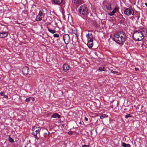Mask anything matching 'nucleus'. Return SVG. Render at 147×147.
Listing matches in <instances>:
<instances>
[{"label": "nucleus", "instance_id": "nucleus-1", "mask_svg": "<svg viewBox=\"0 0 147 147\" xmlns=\"http://www.w3.org/2000/svg\"><path fill=\"white\" fill-rule=\"evenodd\" d=\"M114 41L119 44H123L125 40V33L122 31L117 32L114 36Z\"/></svg>", "mask_w": 147, "mask_h": 147}, {"label": "nucleus", "instance_id": "nucleus-2", "mask_svg": "<svg viewBox=\"0 0 147 147\" xmlns=\"http://www.w3.org/2000/svg\"><path fill=\"white\" fill-rule=\"evenodd\" d=\"M78 10L79 14L81 16H86L88 13V9L87 6L85 4L80 6Z\"/></svg>", "mask_w": 147, "mask_h": 147}, {"label": "nucleus", "instance_id": "nucleus-3", "mask_svg": "<svg viewBox=\"0 0 147 147\" xmlns=\"http://www.w3.org/2000/svg\"><path fill=\"white\" fill-rule=\"evenodd\" d=\"M142 32L140 30L135 32L133 35V39L136 41H139L142 40L143 39V37Z\"/></svg>", "mask_w": 147, "mask_h": 147}, {"label": "nucleus", "instance_id": "nucleus-4", "mask_svg": "<svg viewBox=\"0 0 147 147\" xmlns=\"http://www.w3.org/2000/svg\"><path fill=\"white\" fill-rule=\"evenodd\" d=\"M124 13L126 15L129 16L131 15H134V12L131 6H130L128 8H125L124 9Z\"/></svg>", "mask_w": 147, "mask_h": 147}, {"label": "nucleus", "instance_id": "nucleus-5", "mask_svg": "<svg viewBox=\"0 0 147 147\" xmlns=\"http://www.w3.org/2000/svg\"><path fill=\"white\" fill-rule=\"evenodd\" d=\"M63 37L65 44H67L70 41L69 36L68 34H65L63 35Z\"/></svg>", "mask_w": 147, "mask_h": 147}, {"label": "nucleus", "instance_id": "nucleus-6", "mask_svg": "<svg viewBox=\"0 0 147 147\" xmlns=\"http://www.w3.org/2000/svg\"><path fill=\"white\" fill-rule=\"evenodd\" d=\"M22 71L24 75H26L28 74L29 72L28 68L27 66L24 67L22 69Z\"/></svg>", "mask_w": 147, "mask_h": 147}, {"label": "nucleus", "instance_id": "nucleus-7", "mask_svg": "<svg viewBox=\"0 0 147 147\" xmlns=\"http://www.w3.org/2000/svg\"><path fill=\"white\" fill-rule=\"evenodd\" d=\"M89 40H88L87 45L89 48H91L93 46V39L92 38H89Z\"/></svg>", "mask_w": 147, "mask_h": 147}, {"label": "nucleus", "instance_id": "nucleus-8", "mask_svg": "<svg viewBox=\"0 0 147 147\" xmlns=\"http://www.w3.org/2000/svg\"><path fill=\"white\" fill-rule=\"evenodd\" d=\"M118 11V8L117 7H116L111 12L108 13V14L111 16H113L114 15L115 13L117 12Z\"/></svg>", "mask_w": 147, "mask_h": 147}, {"label": "nucleus", "instance_id": "nucleus-9", "mask_svg": "<svg viewBox=\"0 0 147 147\" xmlns=\"http://www.w3.org/2000/svg\"><path fill=\"white\" fill-rule=\"evenodd\" d=\"M43 15V13L40 11L39 12V14L37 16L36 18V20L37 21L41 20L42 19V16Z\"/></svg>", "mask_w": 147, "mask_h": 147}, {"label": "nucleus", "instance_id": "nucleus-10", "mask_svg": "<svg viewBox=\"0 0 147 147\" xmlns=\"http://www.w3.org/2000/svg\"><path fill=\"white\" fill-rule=\"evenodd\" d=\"M8 35V33L7 32H2L1 33H0V38H2L5 37Z\"/></svg>", "mask_w": 147, "mask_h": 147}, {"label": "nucleus", "instance_id": "nucleus-11", "mask_svg": "<svg viewBox=\"0 0 147 147\" xmlns=\"http://www.w3.org/2000/svg\"><path fill=\"white\" fill-rule=\"evenodd\" d=\"M52 2L55 4L60 5L63 2V0H52Z\"/></svg>", "mask_w": 147, "mask_h": 147}, {"label": "nucleus", "instance_id": "nucleus-12", "mask_svg": "<svg viewBox=\"0 0 147 147\" xmlns=\"http://www.w3.org/2000/svg\"><path fill=\"white\" fill-rule=\"evenodd\" d=\"M140 30L141 32H142L141 33L143 35V37L144 36L147 35V30L146 29H144L143 30Z\"/></svg>", "mask_w": 147, "mask_h": 147}, {"label": "nucleus", "instance_id": "nucleus-13", "mask_svg": "<svg viewBox=\"0 0 147 147\" xmlns=\"http://www.w3.org/2000/svg\"><path fill=\"white\" fill-rule=\"evenodd\" d=\"M63 70L65 71H66L69 69V66L67 64H64L63 66Z\"/></svg>", "mask_w": 147, "mask_h": 147}, {"label": "nucleus", "instance_id": "nucleus-14", "mask_svg": "<svg viewBox=\"0 0 147 147\" xmlns=\"http://www.w3.org/2000/svg\"><path fill=\"white\" fill-rule=\"evenodd\" d=\"M74 3L76 4L77 6L82 3L81 0H74Z\"/></svg>", "mask_w": 147, "mask_h": 147}, {"label": "nucleus", "instance_id": "nucleus-15", "mask_svg": "<svg viewBox=\"0 0 147 147\" xmlns=\"http://www.w3.org/2000/svg\"><path fill=\"white\" fill-rule=\"evenodd\" d=\"M52 118H59L60 117V115L57 113H55L53 114L52 116Z\"/></svg>", "mask_w": 147, "mask_h": 147}, {"label": "nucleus", "instance_id": "nucleus-16", "mask_svg": "<svg viewBox=\"0 0 147 147\" xmlns=\"http://www.w3.org/2000/svg\"><path fill=\"white\" fill-rule=\"evenodd\" d=\"M105 6L107 10H110L111 9V5L110 4H108L107 5H106Z\"/></svg>", "mask_w": 147, "mask_h": 147}, {"label": "nucleus", "instance_id": "nucleus-17", "mask_svg": "<svg viewBox=\"0 0 147 147\" xmlns=\"http://www.w3.org/2000/svg\"><path fill=\"white\" fill-rule=\"evenodd\" d=\"M0 94L1 96H4V97L6 98L7 99L8 98V96L7 95L5 94L4 92H1L0 93Z\"/></svg>", "mask_w": 147, "mask_h": 147}, {"label": "nucleus", "instance_id": "nucleus-18", "mask_svg": "<svg viewBox=\"0 0 147 147\" xmlns=\"http://www.w3.org/2000/svg\"><path fill=\"white\" fill-rule=\"evenodd\" d=\"M122 146L123 147H130V145L129 144H126L125 143L123 142L122 143Z\"/></svg>", "mask_w": 147, "mask_h": 147}, {"label": "nucleus", "instance_id": "nucleus-19", "mask_svg": "<svg viewBox=\"0 0 147 147\" xmlns=\"http://www.w3.org/2000/svg\"><path fill=\"white\" fill-rule=\"evenodd\" d=\"M38 129H41L39 127L35 126L32 128V130L33 132H34L36 130H37Z\"/></svg>", "mask_w": 147, "mask_h": 147}, {"label": "nucleus", "instance_id": "nucleus-20", "mask_svg": "<svg viewBox=\"0 0 147 147\" xmlns=\"http://www.w3.org/2000/svg\"><path fill=\"white\" fill-rule=\"evenodd\" d=\"M73 33H74L76 35L77 37L78 38V32H77V30H73Z\"/></svg>", "mask_w": 147, "mask_h": 147}, {"label": "nucleus", "instance_id": "nucleus-21", "mask_svg": "<svg viewBox=\"0 0 147 147\" xmlns=\"http://www.w3.org/2000/svg\"><path fill=\"white\" fill-rule=\"evenodd\" d=\"M48 30L49 32L51 33H52V34H54L56 32L55 30H51L49 28H48Z\"/></svg>", "mask_w": 147, "mask_h": 147}, {"label": "nucleus", "instance_id": "nucleus-22", "mask_svg": "<svg viewBox=\"0 0 147 147\" xmlns=\"http://www.w3.org/2000/svg\"><path fill=\"white\" fill-rule=\"evenodd\" d=\"M108 116V115L106 114H103L100 116V118L101 119H103L104 118L107 117Z\"/></svg>", "mask_w": 147, "mask_h": 147}, {"label": "nucleus", "instance_id": "nucleus-23", "mask_svg": "<svg viewBox=\"0 0 147 147\" xmlns=\"http://www.w3.org/2000/svg\"><path fill=\"white\" fill-rule=\"evenodd\" d=\"M104 67H100L99 68V70L100 71H102L104 70Z\"/></svg>", "mask_w": 147, "mask_h": 147}, {"label": "nucleus", "instance_id": "nucleus-24", "mask_svg": "<svg viewBox=\"0 0 147 147\" xmlns=\"http://www.w3.org/2000/svg\"><path fill=\"white\" fill-rule=\"evenodd\" d=\"M86 36L87 38H88V40H89V38H92L90 37V34L88 33V34H87L86 35Z\"/></svg>", "mask_w": 147, "mask_h": 147}, {"label": "nucleus", "instance_id": "nucleus-25", "mask_svg": "<svg viewBox=\"0 0 147 147\" xmlns=\"http://www.w3.org/2000/svg\"><path fill=\"white\" fill-rule=\"evenodd\" d=\"M53 36L55 37L58 38L59 36V35L58 34H53Z\"/></svg>", "mask_w": 147, "mask_h": 147}, {"label": "nucleus", "instance_id": "nucleus-26", "mask_svg": "<svg viewBox=\"0 0 147 147\" xmlns=\"http://www.w3.org/2000/svg\"><path fill=\"white\" fill-rule=\"evenodd\" d=\"M9 141L11 142H13V139L10 137L9 138Z\"/></svg>", "mask_w": 147, "mask_h": 147}, {"label": "nucleus", "instance_id": "nucleus-27", "mask_svg": "<svg viewBox=\"0 0 147 147\" xmlns=\"http://www.w3.org/2000/svg\"><path fill=\"white\" fill-rule=\"evenodd\" d=\"M131 117L130 115V114H128L127 115H126L125 116V118H127L129 117Z\"/></svg>", "mask_w": 147, "mask_h": 147}, {"label": "nucleus", "instance_id": "nucleus-28", "mask_svg": "<svg viewBox=\"0 0 147 147\" xmlns=\"http://www.w3.org/2000/svg\"><path fill=\"white\" fill-rule=\"evenodd\" d=\"M30 97L27 98L26 100V101L27 102H29L30 100Z\"/></svg>", "mask_w": 147, "mask_h": 147}, {"label": "nucleus", "instance_id": "nucleus-29", "mask_svg": "<svg viewBox=\"0 0 147 147\" xmlns=\"http://www.w3.org/2000/svg\"><path fill=\"white\" fill-rule=\"evenodd\" d=\"M111 73H112L113 74H117V72L116 71H112V70H111Z\"/></svg>", "mask_w": 147, "mask_h": 147}, {"label": "nucleus", "instance_id": "nucleus-30", "mask_svg": "<svg viewBox=\"0 0 147 147\" xmlns=\"http://www.w3.org/2000/svg\"><path fill=\"white\" fill-rule=\"evenodd\" d=\"M41 129H38L37 130H36L34 132H36V133H39Z\"/></svg>", "mask_w": 147, "mask_h": 147}, {"label": "nucleus", "instance_id": "nucleus-31", "mask_svg": "<svg viewBox=\"0 0 147 147\" xmlns=\"http://www.w3.org/2000/svg\"><path fill=\"white\" fill-rule=\"evenodd\" d=\"M89 147V145H83L82 146V147Z\"/></svg>", "mask_w": 147, "mask_h": 147}, {"label": "nucleus", "instance_id": "nucleus-32", "mask_svg": "<svg viewBox=\"0 0 147 147\" xmlns=\"http://www.w3.org/2000/svg\"><path fill=\"white\" fill-rule=\"evenodd\" d=\"M30 97V100H31L32 101H34L35 99L34 98L31 97Z\"/></svg>", "mask_w": 147, "mask_h": 147}, {"label": "nucleus", "instance_id": "nucleus-33", "mask_svg": "<svg viewBox=\"0 0 147 147\" xmlns=\"http://www.w3.org/2000/svg\"><path fill=\"white\" fill-rule=\"evenodd\" d=\"M33 134L34 135V136H37V133H34V132H33Z\"/></svg>", "mask_w": 147, "mask_h": 147}, {"label": "nucleus", "instance_id": "nucleus-34", "mask_svg": "<svg viewBox=\"0 0 147 147\" xmlns=\"http://www.w3.org/2000/svg\"><path fill=\"white\" fill-rule=\"evenodd\" d=\"M90 34V36H91V37H90L92 39V33H89Z\"/></svg>", "mask_w": 147, "mask_h": 147}, {"label": "nucleus", "instance_id": "nucleus-35", "mask_svg": "<svg viewBox=\"0 0 147 147\" xmlns=\"http://www.w3.org/2000/svg\"><path fill=\"white\" fill-rule=\"evenodd\" d=\"M135 70L136 71H138L139 70V68H138L136 67L135 68Z\"/></svg>", "mask_w": 147, "mask_h": 147}, {"label": "nucleus", "instance_id": "nucleus-36", "mask_svg": "<svg viewBox=\"0 0 147 147\" xmlns=\"http://www.w3.org/2000/svg\"><path fill=\"white\" fill-rule=\"evenodd\" d=\"M85 120L86 121H87L88 120V119L86 117H85Z\"/></svg>", "mask_w": 147, "mask_h": 147}, {"label": "nucleus", "instance_id": "nucleus-37", "mask_svg": "<svg viewBox=\"0 0 147 147\" xmlns=\"http://www.w3.org/2000/svg\"><path fill=\"white\" fill-rule=\"evenodd\" d=\"M145 5L146 7H147V3H145Z\"/></svg>", "mask_w": 147, "mask_h": 147}, {"label": "nucleus", "instance_id": "nucleus-38", "mask_svg": "<svg viewBox=\"0 0 147 147\" xmlns=\"http://www.w3.org/2000/svg\"><path fill=\"white\" fill-rule=\"evenodd\" d=\"M35 138L37 139V140H38V138L37 137V136H35Z\"/></svg>", "mask_w": 147, "mask_h": 147}, {"label": "nucleus", "instance_id": "nucleus-39", "mask_svg": "<svg viewBox=\"0 0 147 147\" xmlns=\"http://www.w3.org/2000/svg\"><path fill=\"white\" fill-rule=\"evenodd\" d=\"M79 123H80V124H81V122H80Z\"/></svg>", "mask_w": 147, "mask_h": 147}, {"label": "nucleus", "instance_id": "nucleus-40", "mask_svg": "<svg viewBox=\"0 0 147 147\" xmlns=\"http://www.w3.org/2000/svg\"><path fill=\"white\" fill-rule=\"evenodd\" d=\"M111 108H113V106H111Z\"/></svg>", "mask_w": 147, "mask_h": 147}]
</instances>
